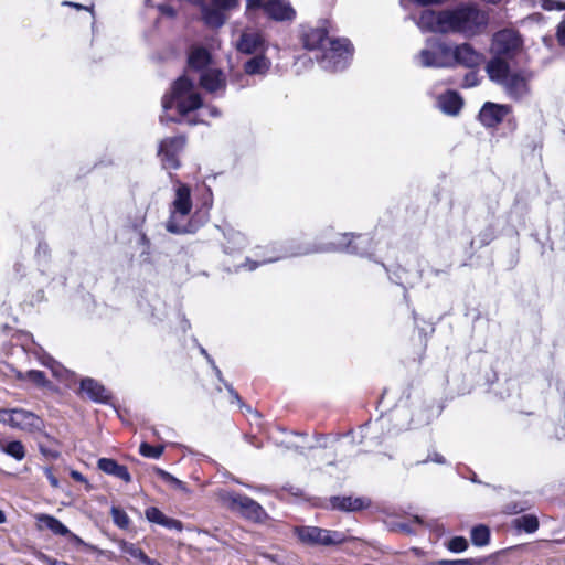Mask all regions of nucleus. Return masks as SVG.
<instances>
[{
  "label": "nucleus",
  "instance_id": "obj_1",
  "mask_svg": "<svg viewBox=\"0 0 565 565\" xmlns=\"http://www.w3.org/2000/svg\"><path fill=\"white\" fill-rule=\"evenodd\" d=\"M342 241L339 244L328 243L323 245L302 244L296 241H288L274 247L278 252L277 255L263 259L262 262L246 259L244 267L248 270H255L258 266L277 262L281 258L303 256L315 253L327 252H345L360 257L372 258L374 252V241L369 234H352L345 233L342 235Z\"/></svg>",
  "mask_w": 565,
  "mask_h": 565
},
{
  "label": "nucleus",
  "instance_id": "obj_2",
  "mask_svg": "<svg viewBox=\"0 0 565 565\" xmlns=\"http://www.w3.org/2000/svg\"><path fill=\"white\" fill-rule=\"evenodd\" d=\"M447 33H458L466 39L482 34L489 25V13L473 2H462L447 9Z\"/></svg>",
  "mask_w": 565,
  "mask_h": 565
},
{
  "label": "nucleus",
  "instance_id": "obj_3",
  "mask_svg": "<svg viewBox=\"0 0 565 565\" xmlns=\"http://www.w3.org/2000/svg\"><path fill=\"white\" fill-rule=\"evenodd\" d=\"M172 206L173 211L166 224L169 233L177 235L193 234L202 226L203 223L196 221L195 216H192L185 224L179 222V217L189 215L192 210L191 188L188 184L181 183L178 186Z\"/></svg>",
  "mask_w": 565,
  "mask_h": 565
},
{
  "label": "nucleus",
  "instance_id": "obj_4",
  "mask_svg": "<svg viewBox=\"0 0 565 565\" xmlns=\"http://www.w3.org/2000/svg\"><path fill=\"white\" fill-rule=\"evenodd\" d=\"M329 45L328 50H322L316 55L319 66L331 73L344 71L353 58V44L347 38H334L329 40Z\"/></svg>",
  "mask_w": 565,
  "mask_h": 565
},
{
  "label": "nucleus",
  "instance_id": "obj_5",
  "mask_svg": "<svg viewBox=\"0 0 565 565\" xmlns=\"http://www.w3.org/2000/svg\"><path fill=\"white\" fill-rule=\"evenodd\" d=\"M294 535L302 545L310 547L338 546L347 541V535L341 531L328 530L313 525L295 526Z\"/></svg>",
  "mask_w": 565,
  "mask_h": 565
},
{
  "label": "nucleus",
  "instance_id": "obj_6",
  "mask_svg": "<svg viewBox=\"0 0 565 565\" xmlns=\"http://www.w3.org/2000/svg\"><path fill=\"white\" fill-rule=\"evenodd\" d=\"M225 501L227 502L231 511L237 512L242 518L248 521L263 524L269 519L265 509L257 501L246 494L230 492L227 493Z\"/></svg>",
  "mask_w": 565,
  "mask_h": 565
},
{
  "label": "nucleus",
  "instance_id": "obj_7",
  "mask_svg": "<svg viewBox=\"0 0 565 565\" xmlns=\"http://www.w3.org/2000/svg\"><path fill=\"white\" fill-rule=\"evenodd\" d=\"M418 56L423 67L448 68L450 67L451 46L439 39H429Z\"/></svg>",
  "mask_w": 565,
  "mask_h": 565
},
{
  "label": "nucleus",
  "instance_id": "obj_8",
  "mask_svg": "<svg viewBox=\"0 0 565 565\" xmlns=\"http://www.w3.org/2000/svg\"><path fill=\"white\" fill-rule=\"evenodd\" d=\"M522 45V38L515 30L503 29L493 35L492 46L497 56L512 58Z\"/></svg>",
  "mask_w": 565,
  "mask_h": 565
},
{
  "label": "nucleus",
  "instance_id": "obj_9",
  "mask_svg": "<svg viewBox=\"0 0 565 565\" xmlns=\"http://www.w3.org/2000/svg\"><path fill=\"white\" fill-rule=\"evenodd\" d=\"M76 393L96 404L109 405L113 399L111 392L102 382L89 376H85L79 381V387Z\"/></svg>",
  "mask_w": 565,
  "mask_h": 565
},
{
  "label": "nucleus",
  "instance_id": "obj_10",
  "mask_svg": "<svg viewBox=\"0 0 565 565\" xmlns=\"http://www.w3.org/2000/svg\"><path fill=\"white\" fill-rule=\"evenodd\" d=\"M511 111L512 107L508 104L486 102L481 106L477 119L484 128H495Z\"/></svg>",
  "mask_w": 565,
  "mask_h": 565
},
{
  "label": "nucleus",
  "instance_id": "obj_11",
  "mask_svg": "<svg viewBox=\"0 0 565 565\" xmlns=\"http://www.w3.org/2000/svg\"><path fill=\"white\" fill-rule=\"evenodd\" d=\"M483 61V54L478 52L470 43H461L451 47L450 67L461 65L467 68H477Z\"/></svg>",
  "mask_w": 565,
  "mask_h": 565
},
{
  "label": "nucleus",
  "instance_id": "obj_12",
  "mask_svg": "<svg viewBox=\"0 0 565 565\" xmlns=\"http://www.w3.org/2000/svg\"><path fill=\"white\" fill-rule=\"evenodd\" d=\"M10 412L12 413L9 419L11 428L29 433L42 431V428H44V420L31 411L11 408Z\"/></svg>",
  "mask_w": 565,
  "mask_h": 565
},
{
  "label": "nucleus",
  "instance_id": "obj_13",
  "mask_svg": "<svg viewBox=\"0 0 565 565\" xmlns=\"http://www.w3.org/2000/svg\"><path fill=\"white\" fill-rule=\"evenodd\" d=\"M328 502V509L345 513L360 512L372 505L370 498L353 495H332Z\"/></svg>",
  "mask_w": 565,
  "mask_h": 565
},
{
  "label": "nucleus",
  "instance_id": "obj_14",
  "mask_svg": "<svg viewBox=\"0 0 565 565\" xmlns=\"http://www.w3.org/2000/svg\"><path fill=\"white\" fill-rule=\"evenodd\" d=\"M179 117H172L169 115H162L160 117V121L163 124L168 122H177L181 124L182 118L186 116L189 113L194 111L203 106V98L200 93L192 92L191 94L180 98L174 103Z\"/></svg>",
  "mask_w": 565,
  "mask_h": 565
},
{
  "label": "nucleus",
  "instance_id": "obj_15",
  "mask_svg": "<svg viewBox=\"0 0 565 565\" xmlns=\"http://www.w3.org/2000/svg\"><path fill=\"white\" fill-rule=\"evenodd\" d=\"M446 15L447 9L438 12L426 9L420 13L416 23L423 32L447 33Z\"/></svg>",
  "mask_w": 565,
  "mask_h": 565
},
{
  "label": "nucleus",
  "instance_id": "obj_16",
  "mask_svg": "<svg viewBox=\"0 0 565 565\" xmlns=\"http://www.w3.org/2000/svg\"><path fill=\"white\" fill-rule=\"evenodd\" d=\"M194 92V82L186 75L179 76L171 86V92L163 95L162 108L168 111L174 107V103L180 98Z\"/></svg>",
  "mask_w": 565,
  "mask_h": 565
},
{
  "label": "nucleus",
  "instance_id": "obj_17",
  "mask_svg": "<svg viewBox=\"0 0 565 565\" xmlns=\"http://www.w3.org/2000/svg\"><path fill=\"white\" fill-rule=\"evenodd\" d=\"M501 87H503L507 96L514 102L522 100L531 92L529 81L522 71L513 72Z\"/></svg>",
  "mask_w": 565,
  "mask_h": 565
},
{
  "label": "nucleus",
  "instance_id": "obj_18",
  "mask_svg": "<svg viewBox=\"0 0 565 565\" xmlns=\"http://www.w3.org/2000/svg\"><path fill=\"white\" fill-rule=\"evenodd\" d=\"M235 47L246 55L264 53L267 49L266 40L259 32H242Z\"/></svg>",
  "mask_w": 565,
  "mask_h": 565
},
{
  "label": "nucleus",
  "instance_id": "obj_19",
  "mask_svg": "<svg viewBox=\"0 0 565 565\" xmlns=\"http://www.w3.org/2000/svg\"><path fill=\"white\" fill-rule=\"evenodd\" d=\"M265 14L273 21L286 22L296 18V10L288 0H267Z\"/></svg>",
  "mask_w": 565,
  "mask_h": 565
},
{
  "label": "nucleus",
  "instance_id": "obj_20",
  "mask_svg": "<svg viewBox=\"0 0 565 565\" xmlns=\"http://www.w3.org/2000/svg\"><path fill=\"white\" fill-rule=\"evenodd\" d=\"M444 409L443 405H436L435 401L424 402L423 405L413 412L411 423L414 427L429 425L435 418L439 417Z\"/></svg>",
  "mask_w": 565,
  "mask_h": 565
},
{
  "label": "nucleus",
  "instance_id": "obj_21",
  "mask_svg": "<svg viewBox=\"0 0 565 565\" xmlns=\"http://www.w3.org/2000/svg\"><path fill=\"white\" fill-rule=\"evenodd\" d=\"M301 40L305 49L309 51L318 50L320 52L324 50V42L330 40L329 31L324 25L310 28L302 33Z\"/></svg>",
  "mask_w": 565,
  "mask_h": 565
},
{
  "label": "nucleus",
  "instance_id": "obj_22",
  "mask_svg": "<svg viewBox=\"0 0 565 565\" xmlns=\"http://www.w3.org/2000/svg\"><path fill=\"white\" fill-rule=\"evenodd\" d=\"M200 85L209 93H215L225 88V74L220 68H205L200 75Z\"/></svg>",
  "mask_w": 565,
  "mask_h": 565
},
{
  "label": "nucleus",
  "instance_id": "obj_23",
  "mask_svg": "<svg viewBox=\"0 0 565 565\" xmlns=\"http://www.w3.org/2000/svg\"><path fill=\"white\" fill-rule=\"evenodd\" d=\"M489 78L498 85H502L513 73L509 63L501 56H494L486 66Z\"/></svg>",
  "mask_w": 565,
  "mask_h": 565
},
{
  "label": "nucleus",
  "instance_id": "obj_24",
  "mask_svg": "<svg viewBox=\"0 0 565 565\" xmlns=\"http://www.w3.org/2000/svg\"><path fill=\"white\" fill-rule=\"evenodd\" d=\"M145 516L150 523L161 525L168 530H174L177 532L183 531V523L170 516H167L159 508L149 507L145 510Z\"/></svg>",
  "mask_w": 565,
  "mask_h": 565
},
{
  "label": "nucleus",
  "instance_id": "obj_25",
  "mask_svg": "<svg viewBox=\"0 0 565 565\" xmlns=\"http://www.w3.org/2000/svg\"><path fill=\"white\" fill-rule=\"evenodd\" d=\"M97 468L104 473L116 477L126 483H129L132 480L128 468L124 465H119L118 461L113 458H99L97 461Z\"/></svg>",
  "mask_w": 565,
  "mask_h": 565
},
{
  "label": "nucleus",
  "instance_id": "obj_26",
  "mask_svg": "<svg viewBox=\"0 0 565 565\" xmlns=\"http://www.w3.org/2000/svg\"><path fill=\"white\" fill-rule=\"evenodd\" d=\"M438 105L444 114L456 116L463 106V98L454 89H448L438 97Z\"/></svg>",
  "mask_w": 565,
  "mask_h": 565
},
{
  "label": "nucleus",
  "instance_id": "obj_27",
  "mask_svg": "<svg viewBox=\"0 0 565 565\" xmlns=\"http://www.w3.org/2000/svg\"><path fill=\"white\" fill-rule=\"evenodd\" d=\"M201 19L203 23L211 29L217 30L222 28L226 22V14L218 8L206 4L203 2L201 6Z\"/></svg>",
  "mask_w": 565,
  "mask_h": 565
},
{
  "label": "nucleus",
  "instance_id": "obj_28",
  "mask_svg": "<svg viewBox=\"0 0 565 565\" xmlns=\"http://www.w3.org/2000/svg\"><path fill=\"white\" fill-rule=\"evenodd\" d=\"M212 63V54L204 46H195L188 54V65L193 71H204Z\"/></svg>",
  "mask_w": 565,
  "mask_h": 565
},
{
  "label": "nucleus",
  "instance_id": "obj_29",
  "mask_svg": "<svg viewBox=\"0 0 565 565\" xmlns=\"http://www.w3.org/2000/svg\"><path fill=\"white\" fill-rule=\"evenodd\" d=\"M38 522V529H47L53 534L64 536L70 533V529L57 518L46 513H40L35 515Z\"/></svg>",
  "mask_w": 565,
  "mask_h": 565
},
{
  "label": "nucleus",
  "instance_id": "obj_30",
  "mask_svg": "<svg viewBox=\"0 0 565 565\" xmlns=\"http://www.w3.org/2000/svg\"><path fill=\"white\" fill-rule=\"evenodd\" d=\"M271 66V62L266 57L265 52L259 53L247 60L244 65V72L247 75H266Z\"/></svg>",
  "mask_w": 565,
  "mask_h": 565
},
{
  "label": "nucleus",
  "instance_id": "obj_31",
  "mask_svg": "<svg viewBox=\"0 0 565 565\" xmlns=\"http://www.w3.org/2000/svg\"><path fill=\"white\" fill-rule=\"evenodd\" d=\"M119 547L124 553L139 559L145 565H162L159 561L150 558L140 547L131 542L122 540Z\"/></svg>",
  "mask_w": 565,
  "mask_h": 565
},
{
  "label": "nucleus",
  "instance_id": "obj_32",
  "mask_svg": "<svg viewBox=\"0 0 565 565\" xmlns=\"http://www.w3.org/2000/svg\"><path fill=\"white\" fill-rule=\"evenodd\" d=\"M0 451L15 459L17 461L23 460L26 454L22 441L17 439L9 441L0 440Z\"/></svg>",
  "mask_w": 565,
  "mask_h": 565
},
{
  "label": "nucleus",
  "instance_id": "obj_33",
  "mask_svg": "<svg viewBox=\"0 0 565 565\" xmlns=\"http://www.w3.org/2000/svg\"><path fill=\"white\" fill-rule=\"evenodd\" d=\"M471 543L477 547L487 546L491 541V530L486 524H477L470 530Z\"/></svg>",
  "mask_w": 565,
  "mask_h": 565
},
{
  "label": "nucleus",
  "instance_id": "obj_34",
  "mask_svg": "<svg viewBox=\"0 0 565 565\" xmlns=\"http://www.w3.org/2000/svg\"><path fill=\"white\" fill-rule=\"evenodd\" d=\"M64 536L67 537L68 542L77 548L96 552L99 555H107L108 558L111 559L113 552L100 550L96 545L85 542L82 537H79L77 534L73 533L71 530H70V533Z\"/></svg>",
  "mask_w": 565,
  "mask_h": 565
},
{
  "label": "nucleus",
  "instance_id": "obj_35",
  "mask_svg": "<svg viewBox=\"0 0 565 565\" xmlns=\"http://www.w3.org/2000/svg\"><path fill=\"white\" fill-rule=\"evenodd\" d=\"M514 527L525 533H534L539 529V519L534 514H523L513 520Z\"/></svg>",
  "mask_w": 565,
  "mask_h": 565
},
{
  "label": "nucleus",
  "instance_id": "obj_36",
  "mask_svg": "<svg viewBox=\"0 0 565 565\" xmlns=\"http://www.w3.org/2000/svg\"><path fill=\"white\" fill-rule=\"evenodd\" d=\"M495 227L492 224L487 225L478 235L476 239H470L469 247L475 249V244L478 242L477 249L488 246L495 238Z\"/></svg>",
  "mask_w": 565,
  "mask_h": 565
},
{
  "label": "nucleus",
  "instance_id": "obj_37",
  "mask_svg": "<svg viewBox=\"0 0 565 565\" xmlns=\"http://www.w3.org/2000/svg\"><path fill=\"white\" fill-rule=\"evenodd\" d=\"M185 137L183 136H174V137H168L163 139L159 143L160 151H167L179 154L184 146H185Z\"/></svg>",
  "mask_w": 565,
  "mask_h": 565
},
{
  "label": "nucleus",
  "instance_id": "obj_38",
  "mask_svg": "<svg viewBox=\"0 0 565 565\" xmlns=\"http://www.w3.org/2000/svg\"><path fill=\"white\" fill-rule=\"evenodd\" d=\"M154 472L160 479H162L164 482L169 483L172 488L180 490L181 492L186 493V494L191 492L185 482L178 479L177 477H174L170 472L166 471L164 469L156 467Z\"/></svg>",
  "mask_w": 565,
  "mask_h": 565
},
{
  "label": "nucleus",
  "instance_id": "obj_39",
  "mask_svg": "<svg viewBox=\"0 0 565 565\" xmlns=\"http://www.w3.org/2000/svg\"><path fill=\"white\" fill-rule=\"evenodd\" d=\"M19 379L26 380L38 387H47L50 385L45 372L40 370H29L25 373H19Z\"/></svg>",
  "mask_w": 565,
  "mask_h": 565
},
{
  "label": "nucleus",
  "instance_id": "obj_40",
  "mask_svg": "<svg viewBox=\"0 0 565 565\" xmlns=\"http://www.w3.org/2000/svg\"><path fill=\"white\" fill-rule=\"evenodd\" d=\"M381 265L386 270L388 279L392 282L402 286L405 291L407 290L406 285H412L406 278L407 270L405 268L397 266L394 270H390L384 263H381Z\"/></svg>",
  "mask_w": 565,
  "mask_h": 565
},
{
  "label": "nucleus",
  "instance_id": "obj_41",
  "mask_svg": "<svg viewBox=\"0 0 565 565\" xmlns=\"http://www.w3.org/2000/svg\"><path fill=\"white\" fill-rule=\"evenodd\" d=\"M164 446H153L147 441H142L139 446V454L146 458L159 459L163 454Z\"/></svg>",
  "mask_w": 565,
  "mask_h": 565
},
{
  "label": "nucleus",
  "instance_id": "obj_42",
  "mask_svg": "<svg viewBox=\"0 0 565 565\" xmlns=\"http://www.w3.org/2000/svg\"><path fill=\"white\" fill-rule=\"evenodd\" d=\"M158 156L161 158L162 167L167 170H178L181 166L179 154L177 153L160 151L159 148Z\"/></svg>",
  "mask_w": 565,
  "mask_h": 565
},
{
  "label": "nucleus",
  "instance_id": "obj_43",
  "mask_svg": "<svg viewBox=\"0 0 565 565\" xmlns=\"http://www.w3.org/2000/svg\"><path fill=\"white\" fill-rule=\"evenodd\" d=\"M445 545L449 552L456 554L463 553L469 547L468 540L461 535L452 536Z\"/></svg>",
  "mask_w": 565,
  "mask_h": 565
},
{
  "label": "nucleus",
  "instance_id": "obj_44",
  "mask_svg": "<svg viewBox=\"0 0 565 565\" xmlns=\"http://www.w3.org/2000/svg\"><path fill=\"white\" fill-rule=\"evenodd\" d=\"M110 515L113 518V522L116 526L121 530H126L129 526L130 519L128 514L120 508L113 505L110 508Z\"/></svg>",
  "mask_w": 565,
  "mask_h": 565
},
{
  "label": "nucleus",
  "instance_id": "obj_45",
  "mask_svg": "<svg viewBox=\"0 0 565 565\" xmlns=\"http://www.w3.org/2000/svg\"><path fill=\"white\" fill-rule=\"evenodd\" d=\"M35 258L39 263H49L51 258V248L47 242L44 238H40L38 241V246L35 249Z\"/></svg>",
  "mask_w": 565,
  "mask_h": 565
},
{
  "label": "nucleus",
  "instance_id": "obj_46",
  "mask_svg": "<svg viewBox=\"0 0 565 565\" xmlns=\"http://www.w3.org/2000/svg\"><path fill=\"white\" fill-rule=\"evenodd\" d=\"M386 527L390 532H403L407 535H415L416 531L408 523L387 521L385 522Z\"/></svg>",
  "mask_w": 565,
  "mask_h": 565
},
{
  "label": "nucleus",
  "instance_id": "obj_47",
  "mask_svg": "<svg viewBox=\"0 0 565 565\" xmlns=\"http://www.w3.org/2000/svg\"><path fill=\"white\" fill-rule=\"evenodd\" d=\"M480 561L475 558H462V559H438L428 563L427 565H479Z\"/></svg>",
  "mask_w": 565,
  "mask_h": 565
},
{
  "label": "nucleus",
  "instance_id": "obj_48",
  "mask_svg": "<svg viewBox=\"0 0 565 565\" xmlns=\"http://www.w3.org/2000/svg\"><path fill=\"white\" fill-rule=\"evenodd\" d=\"M509 550L510 548H503L495 553L490 554L489 556L475 558V561H480L479 565H501L499 559L501 556L507 554V552Z\"/></svg>",
  "mask_w": 565,
  "mask_h": 565
},
{
  "label": "nucleus",
  "instance_id": "obj_49",
  "mask_svg": "<svg viewBox=\"0 0 565 565\" xmlns=\"http://www.w3.org/2000/svg\"><path fill=\"white\" fill-rule=\"evenodd\" d=\"M457 473L463 478V479H469L471 482L473 483H478V484H481L482 481L478 478V476L476 475L475 471H472L468 466H465V465H459L457 467Z\"/></svg>",
  "mask_w": 565,
  "mask_h": 565
},
{
  "label": "nucleus",
  "instance_id": "obj_50",
  "mask_svg": "<svg viewBox=\"0 0 565 565\" xmlns=\"http://www.w3.org/2000/svg\"><path fill=\"white\" fill-rule=\"evenodd\" d=\"M480 84L479 75L476 71L468 72L463 77L462 87L471 88Z\"/></svg>",
  "mask_w": 565,
  "mask_h": 565
},
{
  "label": "nucleus",
  "instance_id": "obj_51",
  "mask_svg": "<svg viewBox=\"0 0 565 565\" xmlns=\"http://www.w3.org/2000/svg\"><path fill=\"white\" fill-rule=\"evenodd\" d=\"M212 4L222 11H230L238 6V0H212Z\"/></svg>",
  "mask_w": 565,
  "mask_h": 565
},
{
  "label": "nucleus",
  "instance_id": "obj_52",
  "mask_svg": "<svg viewBox=\"0 0 565 565\" xmlns=\"http://www.w3.org/2000/svg\"><path fill=\"white\" fill-rule=\"evenodd\" d=\"M39 451L41 452L42 456L50 458L52 460H56L61 456V452L58 450L49 448L41 443L39 444Z\"/></svg>",
  "mask_w": 565,
  "mask_h": 565
},
{
  "label": "nucleus",
  "instance_id": "obj_53",
  "mask_svg": "<svg viewBox=\"0 0 565 565\" xmlns=\"http://www.w3.org/2000/svg\"><path fill=\"white\" fill-rule=\"evenodd\" d=\"M225 388L232 398L231 403H236L239 407L245 406V403L243 402L238 392L233 387V385L231 383H225Z\"/></svg>",
  "mask_w": 565,
  "mask_h": 565
},
{
  "label": "nucleus",
  "instance_id": "obj_54",
  "mask_svg": "<svg viewBox=\"0 0 565 565\" xmlns=\"http://www.w3.org/2000/svg\"><path fill=\"white\" fill-rule=\"evenodd\" d=\"M556 39L559 46L565 47V14L556 28Z\"/></svg>",
  "mask_w": 565,
  "mask_h": 565
},
{
  "label": "nucleus",
  "instance_id": "obj_55",
  "mask_svg": "<svg viewBox=\"0 0 565 565\" xmlns=\"http://www.w3.org/2000/svg\"><path fill=\"white\" fill-rule=\"evenodd\" d=\"M267 0H246L247 10H263L266 12Z\"/></svg>",
  "mask_w": 565,
  "mask_h": 565
},
{
  "label": "nucleus",
  "instance_id": "obj_56",
  "mask_svg": "<svg viewBox=\"0 0 565 565\" xmlns=\"http://www.w3.org/2000/svg\"><path fill=\"white\" fill-rule=\"evenodd\" d=\"M541 7L547 11L564 9L562 2L558 0H543Z\"/></svg>",
  "mask_w": 565,
  "mask_h": 565
},
{
  "label": "nucleus",
  "instance_id": "obj_57",
  "mask_svg": "<svg viewBox=\"0 0 565 565\" xmlns=\"http://www.w3.org/2000/svg\"><path fill=\"white\" fill-rule=\"evenodd\" d=\"M429 461H433L438 465H445L447 462L446 458L438 452L429 454L425 460L420 461V463H427Z\"/></svg>",
  "mask_w": 565,
  "mask_h": 565
},
{
  "label": "nucleus",
  "instance_id": "obj_58",
  "mask_svg": "<svg viewBox=\"0 0 565 565\" xmlns=\"http://www.w3.org/2000/svg\"><path fill=\"white\" fill-rule=\"evenodd\" d=\"M44 475L45 477L47 478L50 484L53 487V488H58L60 487V481L58 479L53 475V470L51 467H45L44 468Z\"/></svg>",
  "mask_w": 565,
  "mask_h": 565
},
{
  "label": "nucleus",
  "instance_id": "obj_59",
  "mask_svg": "<svg viewBox=\"0 0 565 565\" xmlns=\"http://www.w3.org/2000/svg\"><path fill=\"white\" fill-rule=\"evenodd\" d=\"M11 408H0V423L7 426H10L9 419L11 418L12 413Z\"/></svg>",
  "mask_w": 565,
  "mask_h": 565
},
{
  "label": "nucleus",
  "instance_id": "obj_60",
  "mask_svg": "<svg viewBox=\"0 0 565 565\" xmlns=\"http://www.w3.org/2000/svg\"><path fill=\"white\" fill-rule=\"evenodd\" d=\"M159 10L163 15H167L169 18H175L177 15V10L169 4L160 6Z\"/></svg>",
  "mask_w": 565,
  "mask_h": 565
},
{
  "label": "nucleus",
  "instance_id": "obj_61",
  "mask_svg": "<svg viewBox=\"0 0 565 565\" xmlns=\"http://www.w3.org/2000/svg\"><path fill=\"white\" fill-rule=\"evenodd\" d=\"M198 348L200 353L205 358L206 362L210 364L211 367L215 366L216 363L214 359L209 354L205 348H203L201 344L198 343Z\"/></svg>",
  "mask_w": 565,
  "mask_h": 565
},
{
  "label": "nucleus",
  "instance_id": "obj_62",
  "mask_svg": "<svg viewBox=\"0 0 565 565\" xmlns=\"http://www.w3.org/2000/svg\"><path fill=\"white\" fill-rule=\"evenodd\" d=\"M70 476L73 480H75L77 482L88 483V480L86 479V477L78 470H71Z\"/></svg>",
  "mask_w": 565,
  "mask_h": 565
},
{
  "label": "nucleus",
  "instance_id": "obj_63",
  "mask_svg": "<svg viewBox=\"0 0 565 565\" xmlns=\"http://www.w3.org/2000/svg\"><path fill=\"white\" fill-rule=\"evenodd\" d=\"M415 4L427 7L434 4H441L445 0H412Z\"/></svg>",
  "mask_w": 565,
  "mask_h": 565
},
{
  "label": "nucleus",
  "instance_id": "obj_64",
  "mask_svg": "<svg viewBox=\"0 0 565 565\" xmlns=\"http://www.w3.org/2000/svg\"><path fill=\"white\" fill-rule=\"evenodd\" d=\"M207 111H209V115L211 117H214V118H217V117H221L222 115V111L220 110V108H217L216 106L214 105H209L206 107Z\"/></svg>",
  "mask_w": 565,
  "mask_h": 565
}]
</instances>
